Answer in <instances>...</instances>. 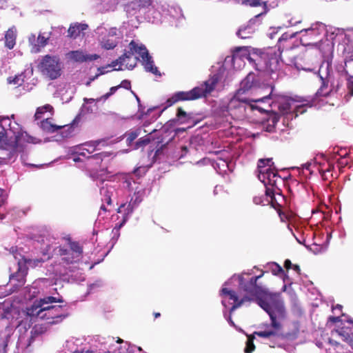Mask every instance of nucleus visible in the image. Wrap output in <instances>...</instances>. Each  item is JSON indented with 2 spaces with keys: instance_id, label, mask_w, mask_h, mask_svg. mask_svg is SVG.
Listing matches in <instances>:
<instances>
[{
  "instance_id": "1",
  "label": "nucleus",
  "mask_w": 353,
  "mask_h": 353,
  "mask_svg": "<svg viewBox=\"0 0 353 353\" xmlns=\"http://www.w3.org/2000/svg\"><path fill=\"white\" fill-rule=\"evenodd\" d=\"M263 276V272L258 276L253 277L246 285L244 289V303L245 301L256 302L268 313L271 320V325H268L270 329L267 330L255 332L253 336H248L244 348L245 353H252L254 350L253 339L255 336L268 339L275 335L276 331L281 327V321L285 317L284 305L279 294L270 293L265 286L257 283L258 279Z\"/></svg>"
},
{
  "instance_id": "2",
  "label": "nucleus",
  "mask_w": 353,
  "mask_h": 353,
  "mask_svg": "<svg viewBox=\"0 0 353 353\" xmlns=\"http://www.w3.org/2000/svg\"><path fill=\"white\" fill-rule=\"evenodd\" d=\"M242 61L243 48L236 47L232 50V56L227 57L221 65L218 63L212 66V74L209 79L190 91L175 92L166 101L165 108L178 101L195 100L206 97L214 90H223L234 72L241 71Z\"/></svg>"
},
{
  "instance_id": "3",
  "label": "nucleus",
  "mask_w": 353,
  "mask_h": 353,
  "mask_svg": "<svg viewBox=\"0 0 353 353\" xmlns=\"http://www.w3.org/2000/svg\"><path fill=\"white\" fill-rule=\"evenodd\" d=\"M325 25L320 22L314 23L310 28L299 32L301 43L303 46H315L319 50L324 58V61L319 66L318 71L314 72V74L319 78L321 82L316 94L322 96L337 92L340 88L339 81H335L332 70V58L334 46L333 42L334 39V32L331 34L330 38L326 37L321 39L319 42L316 41L321 35L325 34Z\"/></svg>"
},
{
  "instance_id": "4",
  "label": "nucleus",
  "mask_w": 353,
  "mask_h": 353,
  "mask_svg": "<svg viewBox=\"0 0 353 353\" xmlns=\"http://www.w3.org/2000/svg\"><path fill=\"white\" fill-rule=\"evenodd\" d=\"M327 96V94L325 97ZM319 97L323 96L316 94L314 99L310 101L305 100L306 103L301 105L298 104V101L293 99H274L272 93L254 100L244 98V116L247 117L254 111L259 114L274 112L276 108H277L279 113L285 116L287 119H292L294 115L296 117L299 114H303L305 111V105H316V98Z\"/></svg>"
},
{
  "instance_id": "5",
  "label": "nucleus",
  "mask_w": 353,
  "mask_h": 353,
  "mask_svg": "<svg viewBox=\"0 0 353 353\" xmlns=\"http://www.w3.org/2000/svg\"><path fill=\"white\" fill-rule=\"evenodd\" d=\"M14 115L0 117V148L11 150L3 157L9 158L10 153L14 154V161L16 159V150L23 147L26 143H37V139L22 131L20 125L15 121Z\"/></svg>"
},
{
  "instance_id": "6",
  "label": "nucleus",
  "mask_w": 353,
  "mask_h": 353,
  "mask_svg": "<svg viewBox=\"0 0 353 353\" xmlns=\"http://www.w3.org/2000/svg\"><path fill=\"white\" fill-rule=\"evenodd\" d=\"M243 284V279L240 275L233 276L226 281L220 290L219 295L221 303L225 310H229V314L223 310V315L230 325L241 332L240 327L237 326L235 321L239 323L241 319V312L236 313V310L241 306L243 299H239L237 292Z\"/></svg>"
},
{
  "instance_id": "7",
  "label": "nucleus",
  "mask_w": 353,
  "mask_h": 353,
  "mask_svg": "<svg viewBox=\"0 0 353 353\" xmlns=\"http://www.w3.org/2000/svg\"><path fill=\"white\" fill-rule=\"evenodd\" d=\"M63 302L61 297L46 296L35 301L27 308V314L45 321L48 324L61 323L67 316V310L64 306L52 305L54 303Z\"/></svg>"
},
{
  "instance_id": "8",
  "label": "nucleus",
  "mask_w": 353,
  "mask_h": 353,
  "mask_svg": "<svg viewBox=\"0 0 353 353\" xmlns=\"http://www.w3.org/2000/svg\"><path fill=\"white\" fill-rule=\"evenodd\" d=\"M280 48L260 49L244 46V58L255 70L272 74L280 69Z\"/></svg>"
},
{
  "instance_id": "9",
  "label": "nucleus",
  "mask_w": 353,
  "mask_h": 353,
  "mask_svg": "<svg viewBox=\"0 0 353 353\" xmlns=\"http://www.w3.org/2000/svg\"><path fill=\"white\" fill-rule=\"evenodd\" d=\"M130 52L125 53L118 59L112 62V67L116 70H123L125 69L132 70L137 64L138 58H133L134 54H137L141 59V61L147 72H151L155 75H160L157 68L154 65L152 57L149 54L145 46L141 43H138L132 41L129 44Z\"/></svg>"
},
{
  "instance_id": "10",
  "label": "nucleus",
  "mask_w": 353,
  "mask_h": 353,
  "mask_svg": "<svg viewBox=\"0 0 353 353\" xmlns=\"http://www.w3.org/2000/svg\"><path fill=\"white\" fill-rule=\"evenodd\" d=\"M123 187L128 189L130 192L133 193V194L128 203L121 204L118 209V213L121 214L123 216L122 221L119 223V228H121L126 223L134 210L137 208L146 195L145 188L134 181L130 179L125 180L123 183Z\"/></svg>"
},
{
  "instance_id": "11",
  "label": "nucleus",
  "mask_w": 353,
  "mask_h": 353,
  "mask_svg": "<svg viewBox=\"0 0 353 353\" xmlns=\"http://www.w3.org/2000/svg\"><path fill=\"white\" fill-rule=\"evenodd\" d=\"M272 159H260L258 162V178L265 187L266 196L272 199L274 192L277 189L279 183L283 182V179L277 172L273 170Z\"/></svg>"
},
{
  "instance_id": "12",
  "label": "nucleus",
  "mask_w": 353,
  "mask_h": 353,
  "mask_svg": "<svg viewBox=\"0 0 353 353\" xmlns=\"http://www.w3.org/2000/svg\"><path fill=\"white\" fill-rule=\"evenodd\" d=\"M37 68L45 77L51 80L61 75L63 65L59 57L46 55L37 60Z\"/></svg>"
},
{
  "instance_id": "13",
  "label": "nucleus",
  "mask_w": 353,
  "mask_h": 353,
  "mask_svg": "<svg viewBox=\"0 0 353 353\" xmlns=\"http://www.w3.org/2000/svg\"><path fill=\"white\" fill-rule=\"evenodd\" d=\"M329 321L337 323L336 328L332 331V336H339L353 347V321L343 320L339 316H330Z\"/></svg>"
},
{
  "instance_id": "14",
  "label": "nucleus",
  "mask_w": 353,
  "mask_h": 353,
  "mask_svg": "<svg viewBox=\"0 0 353 353\" xmlns=\"http://www.w3.org/2000/svg\"><path fill=\"white\" fill-rule=\"evenodd\" d=\"M100 143V141H91L81 144L74 148V152L77 154L79 156L87 158V165H91L92 164L99 165L103 159L102 153H97L92 157H89V155L92 154L97 150V147Z\"/></svg>"
},
{
  "instance_id": "15",
  "label": "nucleus",
  "mask_w": 353,
  "mask_h": 353,
  "mask_svg": "<svg viewBox=\"0 0 353 353\" xmlns=\"http://www.w3.org/2000/svg\"><path fill=\"white\" fill-rule=\"evenodd\" d=\"M52 107L50 105H45L37 108L35 113V119L38 120L43 117L40 123V128L46 132H54L61 130L63 126L57 125L52 123L49 116L52 114Z\"/></svg>"
},
{
  "instance_id": "16",
  "label": "nucleus",
  "mask_w": 353,
  "mask_h": 353,
  "mask_svg": "<svg viewBox=\"0 0 353 353\" xmlns=\"http://www.w3.org/2000/svg\"><path fill=\"white\" fill-rule=\"evenodd\" d=\"M63 260L67 263H74L80 260L82 254V248L77 242L70 243V250L59 249Z\"/></svg>"
},
{
  "instance_id": "17",
  "label": "nucleus",
  "mask_w": 353,
  "mask_h": 353,
  "mask_svg": "<svg viewBox=\"0 0 353 353\" xmlns=\"http://www.w3.org/2000/svg\"><path fill=\"white\" fill-rule=\"evenodd\" d=\"M85 340L83 338H71L66 341L62 353H85Z\"/></svg>"
},
{
  "instance_id": "18",
  "label": "nucleus",
  "mask_w": 353,
  "mask_h": 353,
  "mask_svg": "<svg viewBox=\"0 0 353 353\" xmlns=\"http://www.w3.org/2000/svg\"><path fill=\"white\" fill-rule=\"evenodd\" d=\"M225 152L218 151L215 152L216 156L212 160L213 168L221 174H225L228 170H230V163L228 162V157H225Z\"/></svg>"
},
{
  "instance_id": "19",
  "label": "nucleus",
  "mask_w": 353,
  "mask_h": 353,
  "mask_svg": "<svg viewBox=\"0 0 353 353\" xmlns=\"http://www.w3.org/2000/svg\"><path fill=\"white\" fill-rule=\"evenodd\" d=\"M67 58L75 62H86L97 60L99 56L97 54H89L83 50H73L69 52L67 54Z\"/></svg>"
},
{
  "instance_id": "20",
  "label": "nucleus",
  "mask_w": 353,
  "mask_h": 353,
  "mask_svg": "<svg viewBox=\"0 0 353 353\" xmlns=\"http://www.w3.org/2000/svg\"><path fill=\"white\" fill-rule=\"evenodd\" d=\"M13 256L17 261L19 268V271L17 272V274L12 275L10 279L11 281H17L19 282V285H22L25 283L24 277L26 274V270L25 267H23L25 265L26 260L24 259L23 256H21L20 254V257H18V254L15 253L13 254Z\"/></svg>"
},
{
  "instance_id": "21",
  "label": "nucleus",
  "mask_w": 353,
  "mask_h": 353,
  "mask_svg": "<svg viewBox=\"0 0 353 353\" xmlns=\"http://www.w3.org/2000/svg\"><path fill=\"white\" fill-rule=\"evenodd\" d=\"M319 165V170H323V163L319 160V157L315 158L314 161H308L301 165V168H298L299 173L303 174L305 178L309 177L313 172L314 168L316 167V165Z\"/></svg>"
},
{
  "instance_id": "22",
  "label": "nucleus",
  "mask_w": 353,
  "mask_h": 353,
  "mask_svg": "<svg viewBox=\"0 0 353 353\" xmlns=\"http://www.w3.org/2000/svg\"><path fill=\"white\" fill-rule=\"evenodd\" d=\"M28 40L31 46V52L37 53L40 51L41 48H43L47 44L48 37H46L42 34H39L36 39L34 34H31Z\"/></svg>"
},
{
  "instance_id": "23",
  "label": "nucleus",
  "mask_w": 353,
  "mask_h": 353,
  "mask_svg": "<svg viewBox=\"0 0 353 353\" xmlns=\"http://www.w3.org/2000/svg\"><path fill=\"white\" fill-rule=\"evenodd\" d=\"M100 194L102 196V201L107 203L108 205H111L112 197L114 196L117 192L115 188L113 186L106 183L105 185L100 188Z\"/></svg>"
},
{
  "instance_id": "24",
  "label": "nucleus",
  "mask_w": 353,
  "mask_h": 353,
  "mask_svg": "<svg viewBox=\"0 0 353 353\" xmlns=\"http://www.w3.org/2000/svg\"><path fill=\"white\" fill-rule=\"evenodd\" d=\"M33 74V68L30 66L26 68L23 73L16 76L14 78L11 77L8 79L9 83H13L15 85H21L26 79L30 78Z\"/></svg>"
},
{
  "instance_id": "25",
  "label": "nucleus",
  "mask_w": 353,
  "mask_h": 353,
  "mask_svg": "<svg viewBox=\"0 0 353 353\" xmlns=\"http://www.w3.org/2000/svg\"><path fill=\"white\" fill-rule=\"evenodd\" d=\"M243 105V90L239 88L228 103L229 110H236Z\"/></svg>"
},
{
  "instance_id": "26",
  "label": "nucleus",
  "mask_w": 353,
  "mask_h": 353,
  "mask_svg": "<svg viewBox=\"0 0 353 353\" xmlns=\"http://www.w3.org/2000/svg\"><path fill=\"white\" fill-rule=\"evenodd\" d=\"M17 30L14 28H10L5 34V45L9 49H12L16 43Z\"/></svg>"
},
{
  "instance_id": "27",
  "label": "nucleus",
  "mask_w": 353,
  "mask_h": 353,
  "mask_svg": "<svg viewBox=\"0 0 353 353\" xmlns=\"http://www.w3.org/2000/svg\"><path fill=\"white\" fill-rule=\"evenodd\" d=\"M88 27V25L85 23H74L71 25L68 29V36L76 38L82 31L86 30Z\"/></svg>"
},
{
  "instance_id": "28",
  "label": "nucleus",
  "mask_w": 353,
  "mask_h": 353,
  "mask_svg": "<svg viewBox=\"0 0 353 353\" xmlns=\"http://www.w3.org/2000/svg\"><path fill=\"white\" fill-rule=\"evenodd\" d=\"M119 89V86H114V87H112L110 89V91L102 95L101 97H99V98H97V99H92V98H90V99H87V98H85L84 99V101L87 103H92L94 102H96V103H99V102H105L110 96H112L113 94L115 93V92Z\"/></svg>"
},
{
  "instance_id": "29",
  "label": "nucleus",
  "mask_w": 353,
  "mask_h": 353,
  "mask_svg": "<svg viewBox=\"0 0 353 353\" xmlns=\"http://www.w3.org/2000/svg\"><path fill=\"white\" fill-rule=\"evenodd\" d=\"M118 40L116 38L112 39L110 37H108L107 36L102 38L100 41V44L101 47L106 50L113 49L118 43Z\"/></svg>"
},
{
  "instance_id": "30",
  "label": "nucleus",
  "mask_w": 353,
  "mask_h": 353,
  "mask_svg": "<svg viewBox=\"0 0 353 353\" xmlns=\"http://www.w3.org/2000/svg\"><path fill=\"white\" fill-rule=\"evenodd\" d=\"M267 266L274 275L283 276V281H285V278L287 277V276L285 274L281 266H280L278 263L272 262L268 263Z\"/></svg>"
},
{
  "instance_id": "31",
  "label": "nucleus",
  "mask_w": 353,
  "mask_h": 353,
  "mask_svg": "<svg viewBox=\"0 0 353 353\" xmlns=\"http://www.w3.org/2000/svg\"><path fill=\"white\" fill-rule=\"evenodd\" d=\"M141 131V128H139L136 129H132L125 134V136L127 137L126 141L128 145H130L131 143L134 141V140L136 139L138 137V136L140 135Z\"/></svg>"
},
{
  "instance_id": "32",
  "label": "nucleus",
  "mask_w": 353,
  "mask_h": 353,
  "mask_svg": "<svg viewBox=\"0 0 353 353\" xmlns=\"http://www.w3.org/2000/svg\"><path fill=\"white\" fill-rule=\"evenodd\" d=\"M126 350L125 347H117L113 348L112 347H110L108 350H99L95 352H90L89 350H86L85 353H125V350Z\"/></svg>"
},
{
  "instance_id": "33",
  "label": "nucleus",
  "mask_w": 353,
  "mask_h": 353,
  "mask_svg": "<svg viewBox=\"0 0 353 353\" xmlns=\"http://www.w3.org/2000/svg\"><path fill=\"white\" fill-rule=\"evenodd\" d=\"M256 76L253 72H250L244 79V92L254 86L256 83Z\"/></svg>"
},
{
  "instance_id": "34",
  "label": "nucleus",
  "mask_w": 353,
  "mask_h": 353,
  "mask_svg": "<svg viewBox=\"0 0 353 353\" xmlns=\"http://www.w3.org/2000/svg\"><path fill=\"white\" fill-rule=\"evenodd\" d=\"M168 12L170 17L176 20H179L183 17L181 9L178 6L171 7Z\"/></svg>"
},
{
  "instance_id": "35",
  "label": "nucleus",
  "mask_w": 353,
  "mask_h": 353,
  "mask_svg": "<svg viewBox=\"0 0 353 353\" xmlns=\"http://www.w3.org/2000/svg\"><path fill=\"white\" fill-rule=\"evenodd\" d=\"M347 74H345L346 79H347V87L349 90V92L351 96L353 95V77L349 76L347 77Z\"/></svg>"
},
{
  "instance_id": "36",
  "label": "nucleus",
  "mask_w": 353,
  "mask_h": 353,
  "mask_svg": "<svg viewBox=\"0 0 353 353\" xmlns=\"http://www.w3.org/2000/svg\"><path fill=\"white\" fill-rule=\"evenodd\" d=\"M253 202L256 205L261 204V205H266L265 202L267 203H268L269 201L267 199H265L263 196H254L253 198Z\"/></svg>"
},
{
  "instance_id": "37",
  "label": "nucleus",
  "mask_w": 353,
  "mask_h": 353,
  "mask_svg": "<svg viewBox=\"0 0 353 353\" xmlns=\"http://www.w3.org/2000/svg\"><path fill=\"white\" fill-rule=\"evenodd\" d=\"M9 155H10L9 158L0 157V165L8 164V163L14 162V159H14V154L10 152Z\"/></svg>"
},
{
  "instance_id": "38",
  "label": "nucleus",
  "mask_w": 353,
  "mask_h": 353,
  "mask_svg": "<svg viewBox=\"0 0 353 353\" xmlns=\"http://www.w3.org/2000/svg\"><path fill=\"white\" fill-rule=\"evenodd\" d=\"M150 142V139L148 137H143L138 140L136 143L135 148H139L141 146L145 145Z\"/></svg>"
},
{
  "instance_id": "39",
  "label": "nucleus",
  "mask_w": 353,
  "mask_h": 353,
  "mask_svg": "<svg viewBox=\"0 0 353 353\" xmlns=\"http://www.w3.org/2000/svg\"><path fill=\"white\" fill-rule=\"evenodd\" d=\"M117 32H118V30L116 28H111L109 29V30L108 32L107 37L112 38V39L116 38L117 40H118V37H117Z\"/></svg>"
},
{
  "instance_id": "40",
  "label": "nucleus",
  "mask_w": 353,
  "mask_h": 353,
  "mask_svg": "<svg viewBox=\"0 0 353 353\" xmlns=\"http://www.w3.org/2000/svg\"><path fill=\"white\" fill-rule=\"evenodd\" d=\"M280 29H281L280 27L270 28L269 30V32L268 33V36L270 39H273L274 37V36L278 33V32L279 31Z\"/></svg>"
},
{
  "instance_id": "41",
  "label": "nucleus",
  "mask_w": 353,
  "mask_h": 353,
  "mask_svg": "<svg viewBox=\"0 0 353 353\" xmlns=\"http://www.w3.org/2000/svg\"><path fill=\"white\" fill-rule=\"evenodd\" d=\"M323 248L321 245L314 244L311 248L310 250L314 254H319L323 251Z\"/></svg>"
},
{
  "instance_id": "42",
  "label": "nucleus",
  "mask_w": 353,
  "mask_h": 353,
  "mask_svg": "<svg viewBox=\"0 0 353 353\" xmlns=\"http://www.w3.org/2000/svg\"><path fill=\"white\" fill-rule=\"evenodd\" d=\"M244 3L252 7L261 5L260 0H244Z\"/></svg>"
},
{
  "instance_id": "43",
  "label": "nucleus",
  "mask_w": 353,
  "mask_h": 353,
  "mask_svg": "<svg viewBox=\"0 0 353 353\" xmlns=\"http://www.w3.org/2000/svg\"><path fill=\"white\" fill-rule=\"evenodd\" d=\"M265 13H266V10H265L263 12H261V13L256 14L253 19H251L250 20L249 23L250 25H252V24L255 23L256 21H259V17H261L262 15L265 14Z\"/></svg>"
},
{
  "instance_id": "44",
  "label": "nucleus",
  "mask_w": 353,
  "mask_h": 353,
  "mask_svg": "<svg viewBox=\"0 0 353 353\" xmlns=\"http://www.w3.org/2000/svg\"><path fill=\"white\" fill-rule=\"evenodd\" d=\"M119 88H123L125 89L129 90L131 88L130 82L128 80H123L119 85Z\"/></svg>"
},
{
  "instance_id": "45",
  "label": "nucleus",
  "mask_w": 353,
  "mask_h": 353,
  "mask_svg": "<svg viewBox=\"0 0 353 353\" xmlns=\"http://www.w3.org/2000/svg\"><path fill=\"white\" fill-rule=\"evenodd\" d=\"M278 121H279V117L276 114L271 116L268 119V122L272 123L273 126L277 123Z\"/></svg>"
},
{
  "instance_id": "46",
  "label": "nucleus",
  "mask_w": 353,
  "mask_h": 353,
  "mask_svg": "<svg viewBox=\"0 0 353 353\" xmlns=\"http://www.w3.org/2000/svg\"><path fill=\"white\" fill-rule=\"evenodd\" d=\"M101 286H102V282L101 281H97L96 283H94L90 285L89 290H92L95 287L99 288V287H101Z\"/></svg>"
},
{
  "instance_id": "47",
  "label": "nucleus",
  "mask_w": 353,
  "mask_h": 353,
  "mask_svg": "<svg viewBox=\"0 0 353 353\" xmlns=\"http://www.w3.org/2000/svg\"><path fill=\"white\" fill-rule=\"evenodd\" d=\"M177 116L179 119H181L182 117H185L186 112L183 111L181 108H178Z\"/></svg>"
},
{
  "instance_id": "48",
  "label": "nucleus",
  "mask_w": 353,
  "mask_h": 353,
  "mask_svg": "<svg viewBox=\"0 0 353 353\" xmlns=\"http://www.w3.org/2000/svg\"><path fill=\"white\" fill-rule=\"evenodd\" d=\"M295 66L298 70H303L305 71H312V69H310V68L303 67L299 63H296V62L295 63Z\"/></svg>"
},
{
  "instance_id": "49",
  "label": "nucleus",
  "mask_w": 353,
  "mask_h": 353,
  "mask_svg": "<svg viewBox=\"0 0 353 353\" xmlns=\"http://www.w3.org/2000/svg\"><path fill=\"white\" fill-rule=\"evenodd\" d=\"M102 174H100V176H101ZM91 176L94 179V180H100L101 181H103L105 180H106L107 177L105 178H101V179H99V174H93L91 175Z\"/></svg>"
},
{
  "instance_id": "50",
  "label": "nucleus",
  "mask_w": 353,
  "mask_h": 353,
  "mask_svg": "<svg viewBox=\"0 0 353 353\" xmlns=\"http://www.w3.org/2000/svg\"><path fill=\"white\" fill-rule=\"evenodd\" d=\"M292 37V36H290ZM290 38L288 34H283L282 36L279 39V42H281L283 40H287Z\"/></svg>"
},
{
  "instance_id": "51",
  "label": "nucleus",
  "mask_w": 353,
  "mask_h": 353,
  "mask_svg": "<svg viewBox=\"0 0 353 353\" xmlns=\"http://www.w3.org/2000/svg\"><path fill=\"white\" fill-rule=\"evenodd\" d=\"M99 74L95 75L94 77L90 78L88 81H87L85 84L86 86H89L92 81H93L94 79H96L98 77Z\"/></svg>"
},
{
  "instance_id": "52",
  "label": "nucleus",
  "mask_w": 353,
  "mask_h": 353,
  "mask_svg": "<svg viewBox=\"0 0 353 353\" xmlns=\"http://www.w3.org/2000/svg\"><path fill=\"white\" fill-rule=\"evenodd\" d=\"M284 266L286 269H290L292 267V263L289 259L285 261Z\"/></svg>"
},
{
  "instance_id": "53",
  "label": "nucleus",
  "mask_w": 353,
  "mask_h": 353,
  "mask_svg": "<svg viewBox=\"0 0 353 353\" xmlns=\"http://www.w3.org/2000/svg\"><path fill=\"white\" fill-rule=\"evenodd\" d=\"M244 138L245 137H254V134H252L250 132H247V129L244 130V134H243Z\"/></svg>"
},
{
  "instance_id": "54",
  "label": "nucleus",
  "mask_w": 353,
  "mask_h": 353,
  "mask_svg": "<svg viewBox=\"0 0 353 353\" xmlns=\"http://www.w3.org/2000/svg\"><path fill=\"white\" fill-rule=\"evenodd\" d=\"M6 7V1L0 0V9H3Z\"/></svg>"
},
{
  "instance_id": "55",
  "label": "nucleus",
  "mask_w": 353,
  "mask_h": 353,
  "mask_svg": "<svg viewBox=\"0 0 353 353\" xmlns=\"http://www.w3.org/2000/svg\"><path fill=\"white\" fill-rule=\"evenodd\" d=\"M255 116H256V114H255ZM252 122L254 123H260L261 122V119L258 118L257 117H256V118H254V119H252Z\"/></svg>"
},
{
  "instance_id": "56",
  "label": "nucleus",
  "mask_w": 353,
  "mask_h": 353,
  "mask_svg": "<svg viewBox=\"0 0 353 353\" xmlns=\"http://www.w3.org/2000/svg\"><path fill=\"white\" fill-rule=\"evenodd\" d=\"M329 342H330V344L334 345H339V343H338L336 341H334V340H333V339H329Z\"/></svg>"
},
{
  "instance_id": "57",
  "label": "nucleus",
  "mask_w": 353,
  "mask_h": 353,
  "mask_svg": "<svg viewBox=\"0 0 353 353\" xmlns=\"http://www.w3.org/2000/svg\"><path fill=\"white\" fill-rule=\"evenodd\" d=\"M342 308V306L341 305H336V307H333V310H341Z\"/></svg>"
},
{
  "instance_id": "58",
  "label": "nucleus",
  "mask_w": 353,
  "mask_h": 353,
  "mask_svg": "<svg viewBox=\"0 0 353 353\" xmlns=\"http://www.w3.org/2000/svg\"><path fill=\"white\" fill-rule=\"evenodd\" d=\"M206 161H211V160H210V159H203L202 160V161H198V162H197V163H198V164H199V163H205V162H206Z\"/></svg>"
},
{
  "instance_id": "59",
  "label": "nucleus",
  "mask_w": 353,
  "mask_h": 353,
  "mask_svg": "<svg viewBox=\"0 0 353 353\" xmlns=\"http://www.w3.org/2000/svg\"><path fill=\"white\" fill-rule=\"evenodd\" d=\"M241 29L239 28L237 32H236V36L239 37H241Z\"/></svg>"
},
{
  "instance_id": "60",
  "label": "nucleus",
  "mask_w": 353,
  "mask_h": 353,
  "mask_svg": "<svg viewBox=\"0 0 353 353\" xmlns=\"http://www.w3.org/2000/svg\"><path fill=\"white\" fill-rule=\"evenodd\" d=\"M256 276H252V278H250V279L249 280V281H248L246 283L244 282V289H245L246 288V285H248V283H250V280L253 278V277H255ZM243 281H245V279H243Z\"/></svg>"
},
{
  "instance_id": "61",
  "label": "nucleus",
  "mask_w": 353,
  "mask_h": 353,
  "mask_svg": "<svg viewBox=\"0 0 353 353\" xmlns=\"http://www.w3.org/2000/svg\"><path fill=\"white\" fill-rule=\"evenodd\" d=\"M294 270L296 272H299L300 270V268L298 265H294Z\"/></svg>"
},
{
  "instance_id": "62",
  "label": "nucleus",
  "mask_w": 353,
  "mask_h": 353,
  "mask_svg": "<svg viewBox=\"0 0 353 353\" xmlns=\"http://www.w3.org/2000/svg\"><path fill=\"white\" fill-rule=\"evenodd\" d=\"M73 161L75 162L79 161H80V157H74Z\"/></svg>"
},
{
  "instance_id": "63",
  "label": "nucleus",
  "mask_w": 353,
  "mask_h": 353,
  "mask_svg": "<svg viewBox=\"0 0 353 353\" xmlns=\"http://www.w3.org/2000/svg\"><path fill=\"white\" fill-rule=\"evenodd\" d=\"M101 210H104V211H106V209L105 208V205H104V203H103L101 206Z\"/></svg>"
},
{
  "instance_id": "64",
  "label": "nucleus",
  "mask_w": 353,
  "mask_h": 353,
  "mask_svg": "<svg viewBox=\"0 0 353 353\" xmlns=\"http://www.w3.org/2000/svg\"><path fill=\"white\" fill-rule=\"evenodd\" d=\"M121 342H122V340H121V339H119L118 341H116V345H117V346H118V345H119V343H121Z\"/></svg>"
}]
</instances>
